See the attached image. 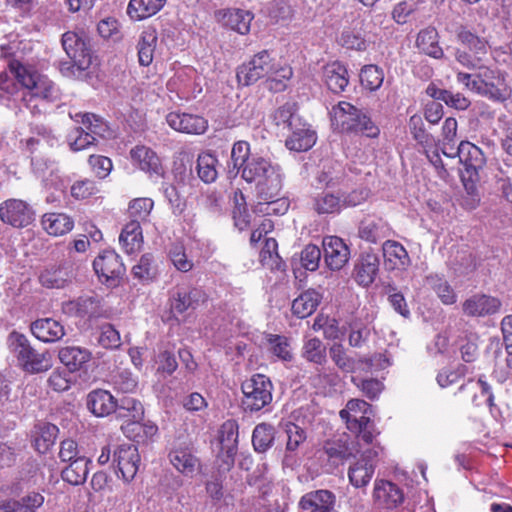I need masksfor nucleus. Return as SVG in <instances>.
<instances>
[{
    "instance_id": "obj_1",
    "label": "nucleus",
    "mask_w": 512,
    "mask_h": 512,
    "mask_svg": "<svg viewBox=\"0 0 512 512\" xmlns=\"http://www.w3.org/2000/svg\"><path fill=\"white\" fill-rule=\"evenodd\" d=\"M26 46L27 44L20 41H10L2 44L0 46V57L7 61L10 72L27 89L23 100L27 107L34 109L38 107L37 104L31 106L34 100L54 102L59 97V91L56 85L47 76L38 73L25 57L24 50Z\"/></svg>"
},
{
    "instance_id": "obj_2",
    "label": "nucleus",
    "mask_w": 512,
    "mask_h": 512,
    "mask_svg": "<svg viewBox=\"0 0 512 512\" xmlns=\"http://www.w3.org/2000/svg\"><path fill=\"white\" fill-rule=\"evenodd\" d=\"M371 405L364 400L351 399L346 408L340 411V417L345 421L347 429L355 434L357 446L373 444L379 435L374 422L371 420Z\"/></svg>"
},
{
    "instance_id": "obj_3",
    "label": "nucleus",
    "mask_w": 512,
    "mask_h": 512,
    "mask_svg": "<svg viewBox=\"0 0 512 512\" xmlns=\"http://www.w3.org/2000/svg\"><path fill=\"white\" fill-rule=\"evenodd\" d=\"M456 78L468 90L481 96L499 102L506 100L503 77L498 71L485 66L483 63L476 70V73L459 72Z\"/></svg>"
},
{
    "instance_id": "obj_4",
    "label": "nucleus",
    "mask_w": 512,
    "mask_h": 512,
    "mask_svg": "<svg viewBox=\"0 0 512 512\" xmlns=\"http://www.w3.org/2000/svg\"><path fill=\"white\" fill-rule=\"evenodd\" d=\"M9 346L23 369L27 372L40 373L52 367L51 355L47 352H37L31 347L28 339L23 334L12 332L9 335Z\"/></svg>"
},
{
    "instance_id": "obj_5",
    "label": "nucleus",
    "mask_w": 512,
    "mask_h": 512,
    "mask_svg": "<svg viewBox=\"0 0 512 512\" xmlns=\"http://www.w3.org/2000/svg\"><path fill=\"white\" fill-rule=\"evenodd\" d=\"M70 117L85 127L75 128L69 133L68 142L73 151H80L94 144L96 136L105 137L107 126L95 114L78 112L70 113Z\"/></svg>"
},
{
    "instance_id": "obj_6",
    "label": "nucleus",
    "mask_w": 512,
    "mask_h": 512,
    "mask_svg": "<svg viewBox=\"0 0 512 512\" xmlns=\"http://www.w3.org/2000/svg\"><path fill=\"white\" fill-rule=\"evenodd\" d=\"M273 385L268 377L256 374L242 384V406L245 411H259L272 401Z\"/></svg>"
},
{
    "instance_id": "obj_7",
    "label": "nucleus",
    "mask_w": 512,
    "mask_h": 512,
    "mask_svg": "<svg viewBox=\"0 0 512 512\" xmlns=\"http://www.w3.org/2000/svg\"><path fill=\"white\" fill-rule=\"evenodd\" d=\"M370 448L365 450L361 446L356 449V454H360V458L350 465L348 469V479L355 488H365L370 483L377 465L379 454L382 448L378 445L371 444Z\"/></svg>"
},
{
    "instance_id": "obj_8",
    "label": "nucleus",
    "mask_w": 512,
    "mask_h": 512,
    "mask_svg": "<svg viewBox=\"0 0 512 512\" xmlns=\"http://www.w3.org/2000/svg\"><path fill=\"white\" fill-rule=\"evenodd\" d=\"M274 67V58L268 50L256 53L248 62L243 63L237 70V79L240 84L249 86L265 78Z\"/></svg>"
},
{
    "instance_id": "obj_9",
    "label": "nucleus",
    "mask_w": 512,
    "mask_h": 512,
    "mask_svg": "<svg viewBox=\"0 0 512 512\" xmlns=\"http://www.w3.org/2000/svg\"><path fill=\"white\" fill-rule=\"evenodd\" d=\"M202 77L192 67L179 70L167 82V89L182 100L196 98L202 92Z\"/></svg>"
},
{
    "instance_id": "obj_10",
    "label": "nucleus",
    "mask_w": 512,
    "mask_h": 512,
    "mask_svg": "<svg viewBox=\"0 0 512 512\" xmlns=\"http://www.w3.org/2000/svg\"><path fill=\"white\" fill-rule=\"evenodd\" d=\"M98 277L109 286H116L126 268L121 257L114 250H104L93 261Z\"/></svg>"
},
{
    "instance_id": "obj_11",
    "label": "nucleus",
    "mask_w": 512,
    "mask_h": 512,
    "mask_svg": "<svg viewBox=\"0 0 512 512\" xmlns=\"http://www.w3.org/2000/svg\"><path fill=\"white\" fill-rule=\"evenodd\" d=\"M329 353L336 366L345 372H353L362 366L371 370L373 368H385L390 365L389 361L382 354H376L366 360L356 361L346 354V351L341 344L332 345Z\"/></svg>"
},
{
    "instance_id": "obj_12",
    "label": "nucleus",
    "mask_w": 512,
    "mask_h": 512,
    "mask_svg": "<svg viewBox=\"0 0 512 512\" xmlns=\"http://www.w3.org/2000/svg\"><path fill=\"white\" fill-rule=\"evenodd\" d=\"M207 300L208 295L201 287H177L169 298V305L173 314H183L203 305Z\"/></svg>"
},
{
    "instance_id": "obj_13",
    "label": "nucleus",
    "mask_w": 512,
    "mask_h": 512,
    "mask_svg": "<svg viewBox=\"0 0 512 512\" xmlns=\"http://www.w3.org/2000/svg\"><path fill=\"white\" fill-rule=\"evenodd\" d=\"M372 499L376 508L392 510L403 503L404 493L395 483L388 480L376 479Z\"/></svg>"
},
{
    "instance_id": "obj_14",
    "label": "nucleus",
    "mask_w": 512,
    "mask_h": 512,
    "mask_svg": "<svg viewBox=\"0 0 512 512\" xmlns=\"http://www.w3.org/2000/svg\"><path fill=\"white\" fill-rule=\"evenodd\" d=\"M33 210L23 200L8 199L0 204V219L13 227L28 226L33 221Z\"/></svg>"
},
{
    "instance_id": "obj_15",
    "label": "nucleus",
    "mask_w": 512,
    "mask_h": 512,
    "mask_svg": "<svg viewBox=\"0 0 512 512\" xmlns=\"http://www.w3.org/2000/svg\"><path fill=\"white\" fill-rule=\"evenodd\" d=\"M455 395H463L474 407L487 404L491 411L495 407L492 387L484 376H480L477 381L468 380L458 388Z\"/></svg>"
},
{
    "instance_id": "obj_16",
    "label": "nucleus",
    "mask_w": 512,
    "mask_h": 512,
    "mask_svg": "<svg viewBox=\"0 0 512 512\" xmlns=\"http://www.w3.org/2000/svg\"><path fill=\"white\" fill-rule=\"evenodd\" d=\"M62 46L69 59L77 64L78 71H84L90 67L92 62L90 49L81 36L71 31L64 33Z\"/></svg>"
},
{
    "instance_id": "obj_17",
    "label": "nucleus",
    "mask_w": 512,
    "mask_h": 512,
    "mask_svg": "<svg viewBox=\"0 0 512 512\" xmlns=\"http://www.w3.org/2000/svg\"><path fill=\"white\" fill-rule=\"evenodd\" d=\"M140 455L138 449L132 444L119 445L113 452V463L116 464L124 481L130 482L138 471Z\"/></svg>"
},
{
    "instance_id": "obj_18",
    "label": "nucleus",
    "mask_w": 512,
    "mask_h": 512,
    "mask_svg": "<svg viewBox=\"0 0 512 512\" xmlns=\"http://www.w3.org/2000/svg\"><path fill=\"white\" fill-rule=\"evenodd\" d=\"M290 135L285 141L289 150L296 152L307 151L316 143V133L302 119H296L289 128Z\"/></svg>"
},
{
    "instance_id": "obj_19",
    "label": "nucleus",
    "mask_w": 512,
    "mask_h": 512,
    "mask_svg": "<svg viewBox=\"0 0 512 512\" xmlns=\"http://www.w3.org/2000/svg\"><path fill=\"white\" fill-rule=\"evenodd\" d=\"M219 442L221 445L220 457L229 469L234 464L238 445V423L235 420L229 419L221 425Z\"/></svg>"
},
{
    "instance_id": "obj_20",
    "label": "nucleus",
    "mask_w": 512,
    "mask_h": 512,
    "mask_svg": "<svg viewBox=\"0 0 512 512\" xmlns=\"http://www.w3.org/2000/svg\"><path fill=\"white\" fill-rule=\"evenodd\" d=\"M324 260L331 270H340L349 260L350 251L337 236H326L322 241Z\"/></svg>"
},
{
    "instance_id": "obj_21",
    "label": "nucleus",
    "mask_w": 512,
    "mask_h": 512,
    "mask_svg": "<svg viewBox=\"0 0 512 512\" xmlns=\"http://www.w3.org/2000/svg\"><path fill=\"white\" fill-rule=\"evenodd\" d=\"M166 121L172 129L187 134H202L207 129V121L203 117L179 111L170 112Z\"/></svg>"
},
{
    "instance_id": "obj_22",
    "label": "nucleus",
    "mask_w": 512,
    "mask_h": 512,
    "mask_svg": "<svg viewBox=\"0 0 512 512\" xmlns=\"http://www.w3.org/2000/svg\"><path fill=\"white\" fill-rule=\"evenodd\" d=\"M501 302L492 296L476 294L462 304L463 313L469 317H485L499 311Z\"/></svg>"
},
{
    "instance_id": "obj_23",
    "label": "nucleus",
    "mask_w": 512,
    "mask_h": 512,
    "mask_svg": "<svg viewBox=\"0 0 512 512\" xmlns=\"http://www.w3.org/2000/svg\"><path fill=\"white\" fill-rule=\"evenodd\" d=\"M130 156L134 165L149 174L150 177L163 175V167L157 154L149 147L136 146L131 149Z\"/></svg>"
},
{
    "instance_id": "obj_24",
    "label": "nucleus",
    "mask_w": 512,
    "mask_h": 512,
    "mask_svg": "<svg viewBox=\"0 0 512 512\" xmlns=\"http://www.w3.org/2000/svg\"><path fill=\"white\" fill-rule=\"evenodd\" d=\"M355 456L356 451L350 448L347 441L342 438L327 440L320 451V458L325 457L328 461L327 471L333 470L343 461Z\"/></svg>"
},
{
    "instance_id": "obj_25",
    "label": "nucleus",
    "mask_w": 512,
    "mask_h": 512,
    "mask_svg": "<svg viewBox=\"0 0 512 512\" xmlns=\"http://www.w3.org/2000/svg\"><path fill=\"white\" fill-rule=\"evenodd\" d=\"M75 276L74 264L64 261L58 266L45 269L40 275V282L47 288H63Z\"/></svg>"
},
{
    "instance_id": "obj_26",
    "label": "nucleus",
    "mask_w": 512,
    "mask_h": 512,
    "mask_svg": "<svg viewBox=\"0 0 512 512\" xmlns=\"http://www.w3.org/2000/svg\"><path fill=\"white\" fill-rule=\"evenodd\" d=\"M380 260L377 254L365 252L361 254L354 268L356 282L367 287L374 282L379 272Z\"/></svg>"
},
{
    "instance_id": "obj_27",
    "label": "nucleus",
    "mask_w": 512,
    "mask_h": 512,
    "mask_svg": "<svg viewBox=\"0 0 512 512\" xmlns=\"http://www.w3.org/2000/svg\"><path fill=\"white\" fill-rule=\"evenodd\" d=\"M32 334L40 341L54 343L65 335L64 326L53 318H41L31 323Z\"/></svg>"
},
{
    "instance_id": "obj_28",
    "label": "nucleus",
    "mask_w": 512,
    "mask_h": 512,
    "mask_svg": "<svg viewBox=\"0 0 512 512\" xmlns=\"http://www.w3.org/2000/svg\"><path fill=\"white\" fill-rule=\"evenodd\" d=\"M385 267L389 270H403L410 265V257L405 247L394 240H386L382 245Z\"/></svg>"
},
{
    "instance_id": "obj_29",
    "label": "nucleus",
    "mask_w": 512,
    "mask_h": 512,
    "mask_svg": "<svg viewBox=\"0 0 512 512\" xmlns=\"http://www.w3.org/2000/svg\"><path fill=\"white\" fill-rule=\"evenodd\" d=\"M391 234L389 224L382 218H367L361 221L358 235L362 240L376 244Z\"/></svg>"
},
{
    "instance_id": "obj_30",
    "label": "nucleus",
    "mask_w": 512,
    "mask_h": 512,
    "mask_svg": "<svg viewBox=\"0 0 512 512\" xmlns=\"http://www.w3.org/2000/svg\"><path fill=\"white\" fill-rule=\"evenodd\" d=\"M117 399L107 390L96 389L87 396V407L97 417L110 415L116 408Z\"/></svg>"
},
{
    "instance_id": "obj_31",
    "label": "nucleus",
    "mask_w": 512,
    "mask_h": 512,
    "mask_svg": "<svg viewBox=\"0 0 512 512\" xmlns=\"http://www.w3.org/2000/svg\"><path fill=\"white\" fill-rule=\"evenodd\" d=\"M460 163L465 166L470 177L477 176L479 170L483 169L486 159L482 150L476 145L468 142H460Z\"/></svg>"
},
{
    "instance_id": "obj_32",
    "label": "nucleus",
    "mask_w": 512,
    "mask_h": 512,
    "mask_svg": "<svg viewBox=\"0 0 512 512\" xmlns=\"http://www.w3.org/2000/svg\"><path fill=\"white\" fill-rule=\"evenodd\" d=\"M312 207L319 215L338 214L343 210L341 195L339 192L323 189L313 197Z\"/></svg>"
},
{
    "instance_id": "obj_33",
    "label": "nucleus",
    "mask_w": 512,
    "mask_h": 512,
    "mask_svg": "<svg viewBox=\"0 0 512 512\" xmlns=\"http://www.w3.org/2000/svg\"><path fill=\"white\" fill-rule=\"evenodd\" d=\"M323 79L329 90L340 93L348 85V71L342 63L335 61L324 66Z\"/></svg>"
},
{
    "instance_id": "obj_34",
    "label": "nucleus",
    "mask_w": 512,
    "mask_h": 512,
    "mask_svg": "<svg viewBox=\"0 0 512 512\" xmlns=\"http://www.w3.org/2000/svg\"><path fill=\"white\" fill-rule=\"evenodd\" d=\"M282 174L277 166L274 170H269L266 178L255 186L257 201H266L281 194Z\"/></svg>"
},
{
    "instance_id": "obj_35",
    "label": "nucleus",
    "mask_w": 512,
    "mask_h": 512,
    "mask_svg": "<svg viewBox=\"0 0 512 512\" xmlns=\"http://www.w3.org/2000/svg\"><path fill=\"white\" fill-rule=\"evenodd\" d=\"M322 294L315 289H308L302 292L292 302V312L299 318H306L312 315L322 301Z\"/></svg>"
},
{
    "instance_id": "obj_36",
    "label": "nucleus",
    "mask_w": 512,
    "mask_h": 512,
    "mask_svg": "<svg viewBox=\"0 0 512 512\" xmlns=\"http://www.w3.org/2000/svg\"><path fill=\"white\" fill-rule=\"evenodd\" d=\"M253 18L254 16L250 11L233 8L222 12L221 22L224 26L245 35L250 31Z\"/></svg>"
},
{
    "instance_id": "obj_37",
    "label": "nucleus",
    "mask_w": 512,
    "mask_h": 512,
    "mask_svg": "<svg viewBox=\"0 0 512 512\" xmlns=\"http://www.w3.org/2000/svg\"><path fill=\"white\" fill-rule=\"evenodd\" d=\"M114 413L116 418L122 420L123 423L132 422V420H143L144 407L138 399L123 396L117 399Z\"/></svg>"
},
{
    "instance_id": "obj_38",
    "label": "nucleus",
    "mask_w": 512,
    "mask_h": 512,
    "mask_svg": "<svg viewBox=\"0 0 512 512\" xmlns=\"http://www.w3.org/2000/svg\"><path fill=\"white\" fill-rule=\"evenodd\" d=\"M335 496L328 490L311 491L303 495L300 499L299 506L303 511L320 512L328 509L330 505H334Z\"/></svg>"
},
{
    "instance_id": "obj_39",
    "label": "nucleus",
    "mask_w": 512,
    "mask_h": 512,
    "mask_svg": "<svg viewBox=\"0 0 512 512\" xmlns=\"http://www.w3.org/2000/svg\"><path fill=\"white\" fill-rule=\"evenodd\" d=\"M169 460L185 476H193L199 467L198 459L188 448L174 447L169 453Z\"/></svg>"
},
{
    "instance_id": "obj_40",
    "label": "nucleus",
    "mask_w": 512,
    "mask_h": 512,
    "mask_svg": "<svg viewBox=\"0 0 512 512\" xmlns=\"http://www.w3.org/2000/svg\"><path fill=\"white\" fill-rule=\"evenodd\" d=\"M331 120L342 131H351L360 111L352 104L341 101L332 107Z\"/></svg>"
},
{
    "instance_id": "obj_41",
    "label": "nucleus",
    "mask_w": 512,
    "mask_h": 512,
    "mask_svg": "<svg viewBox=\"0 0 512 512\" xmlns=\"http://www.w3.org/2000/svg\"><path fill=\"white\" fill-rule=\"evenodd\" d=\"M60 362L65 365L69 371L80 370L91 358V352L80 346L62 347L58 352Z\"/></svg>"
},
{
    "instance_id": "obj_42",
    "label": "nucleus",
    "mask_w": 512,
    "mask_h": 512,
    "mask_svg": "<svg viewBox=\"0 0 512 512\" xmlns=\"http://www.w3.org/2000/svg\"><path fill=\"white\" fill-rule=\"evenodd\" d=\"M277 165H273L269 160L262 157H254L248 161L241 170V176L247 183H255V186L266 178L269 170H274Z\"/></svg>"
},
{
    "instance_id": "obj_43",
    "label": "nucleus",
    "mask_w": 512,
    "mask_h": 512,
    "mask_svg": "<svg viewBox=\"0 0 512 512\" xmlns=\"http://www.w3.org/2000/svg\"><path fill=\"white\" fill-rule=\"evenodd\" d=\"M59 429L48 422H39L33 429L34 447L39 453H46L55 443Z\"/></svg>"
},
{
    "instance_id": "obj_44",
    "label": "nucleus",
    "mask_w": 512,
    "mask_h": 512,
    "mask_svg": "<svg viewBox=\"0 0 512 512\" xmlns=\"http://www.w3.org/2000/svg\"><path fill=\"white\" fill-rule=\"evenodd\" d=\"M44 502L39 493H30L19 500L7 499L0 502V512H36Z\"/></svg>"
},
{
    "instance_id": "obj_45",
    "label": "nucleus",
    "mask_w": 512,
    "mask_h": 512,
    "mask_svg": "<svg viewBox=\"0 0 512 512\" xmlns=\"http://www.w3.org/2000/svg\"><path fill=\"white\" fill-rule=\"evenodd\" d=\"M438 42L439 35L434 27L422 29L416 38V45L418 49L424 54L435 59H441L444 56L443 49L439 46Z\"/></svg>"
},
{
    "instance_id": "obj_46",
    "label": "nucleus",
    "mask_w": 512,
    "mask_h": 512,
    "mask_svg": "<svg viewBox=\"0 0 512 512\" xmlns=\"http://www.w3.org/2000/svg\"><path fill=\"white\" fill-rule=\"evenodd\" d=\"M63 311L66 314L79 317H93L99 312V301L93 296H81L63 304Z\"/></svg>"
},
{
    "instance_id": "obj_47",
    "label": "nucleus",
    "mask_w": 512,
    "mask_h": 512,
    "mask_svg": "<svg viewBox=\"0 0 512 512\" xmlns=\"http://www.w3.org/2000/svg\"><path fill=\"white\" fill-rule=\"evenodd\" d=\"M41 222L47 233L54 236L64 235L74 227L72 218L64 213H46Z\"/></svg>"
},
{
    "instance_id": "obj_48",
    "label": "nucleus",
    "mask_w": 512,
    "mask_h": 512,
    "mask_svg": "<svg viewBox=\"0 0 512 512\" xmlns=\"http://www.w3.org/2000/svg\"><path fill=\"white\" fill-rule=\"evenodd\" d=\"M119 241L127 254L139 250L143 242L141 224L137 220H130L122 229Z\"/></svg>"
},
{
    "instance_id": "obj_49",
    "label": "nucleus",
    "mask_w": 512,
    "mask_h": 512,
    "mask_svg": "<svg viewBox=\"0 0 512 512\" xmlns=\"http://www.w3.org/2000/svg\"><path fill=\"white\" fill-rule=\"evenodd\" d=\"M157 39V32L153 28L149 27L141 33L137 44L138 61L140 65L148 66L152 63Z\"/></svg>"
},
{
    "instance_id": "obj_50",
    "label": "nucleus",
    "mask_w": 512,
    "mask_h": 512,
    "mask_svg": "<svg viewBox=\"0 0 512 512\" xmlns=\"http://www.w3.org/2000/svg\"><path fill=\"white\" fill-rule=\"evenodd\" d=\"M165 0H130L127 13L134 20H142L155 15Z\"/></svg>"
},
{
    "instance_id": "obj_51",
    "label": "nucleus",
    "mask_w": 512,
    "mask_h": 512,
    "mask_svg": "<svg viewBox=\"0 0 512 512\" xmlns=\"http://www.w3.org/2000/svg\"><path fill=\"white\" fill-rule=\"evenodd\" d=\"M89 463L90 460L87 457L69 462V465L61 472L62 479L75 486L83 484L89 473Z\"/></svg>"
},
{
    "instance_id": "obj_52",
    "label": "nucleus",
    "mask_w": 512,
    "mask_h": 512,
    "mask_svg": "<svg viewBox=\"0 0 512 512\" xmlns=\"http://www.w3.org/2000/svg\"><path fill=\"white\" fill-rule=\"evenodd\" d=\"M291 67L279 65L274 60L273 71L266 76V87L272 92H282L287 87V82L292 77Z\"/></svg>"
},
{
    "instance_id": "obj_53",
    "label": "nucleus",
    "mask_w": 512,
    "mask_h": 512,
    "mask_svg": "<svg viewBox=\"0 0 512 512\" xmlns=\"http://www.w3.org/2000/svg\"><path fill=\"white\" fill-rule=\"evenodd\" d=\"M289 206V200L279 194V196L266 201H257L254 205L253 211L256 214L263 216H279L284 215L288 211Z\"/></svg>"
},
{
    "instance_id": "obj_54",
    "label": "nucleus",
    "mask_w": 512,
    "mask_h": 512,
    "mask_svg": "<svg viewBox=\"0 0 512 512\" xmlns=\"http://www.w3.org/2000/svg\"><path fill=\"white\" fill-rule=\"evenodd\" d=\"M217 158L211 153H201L197 158L196 171L198 177L207 184L213 183L218 177Z\"/></svg>"
},
{
    "instance_id": "obj_55",
    "label": "nucleus",
    "mask_w": 512,
    "mask_h": 512,
    "mask_svg": "<svg viewBox=\"0 0 512 512\" xmlns=\"http://www.w3.org/2000/svg\"><path fill=\"white\" fill-rule=\"evenodd\" d=\"M265 339L268 351L278 359L282 361H291L293 359L291 345L287 337L276 334H267Z\"/></svg>"
},
{
    "instance_id": "obj_56",
    "label": "nucleus",
    "mask_w": 512,
    "mask_h": 512,
    "mask_svg": "<svg viewBox=\"0 0 512 512\" xmlns=\"http://www.w3.org/2000/svg\"><path fill=\"white\" fill-rule=\"evenodd\" d=\"M426 283L436 292L443 304L451 305L456 302L457 296L454 290L442 276L431 274L426 277Z\"/></svg>"
},
{
    "instance_id": "obj_57",
    "label": "nucleus",
    "mask_w": 512,
    "mask_h": 512,
    "mask_svg": "<svg viewBox=\"0 0 512 512\" xmlns=\"http://www.w3.org/2000/svg\"><path fill=\"white\" fill-rule=\"evenodd\" d=\"M158 273L154 256L150 253L143 254L138 263L133 266L132 274L141 282H149L156 278Z\"/></svg>"
},
{
    "instance_id": "obj_58",
    "label": "nucleus",
    "mask_w": 512,
    "mask_h": 512,
    "mask_svg": "<svg viewBox=\"0 0 512 512\" xmlns=\"http://www.w3.org/2000/svg\"><path fill=\"white\" fill-rule=\"evenodd\" d=\"M275 438V429L267 423L258 424L252 434V444L258 452L267 451L273 444Z\"/></svg>"
},
{
    "instance_id": "obj_59",
    "label": "nucleus",
    "mask_w": 512,
    "mask_h": 512,
    "mask_svg": "<svg viewBox=\"0 0 512 512\" xmlns=\"http://www.w3.org/2000/svg\"><path fill=\"white\" fill-rule=\"evenodd\" d=\"M302 357L309 362L321 365L326 360V347L316 337L306 338L302 347Z\"/></svg>"
},
{
    "instance_id": "obj_60",
    "label": "nucleus",
    "mask_w": 512,
    "mask_h": 512,
    "mask_svg": "<svg viewBox=\"0 0 512 512\" xmlns=\"http://www.w3.org/2000/svg\"><path fill=\"white\" fill-rule=\"evenodd\" d=\"M33 173L43 181H48L49 177L57 171V164L47 157V152L41 155H33L31 160Z\"/></svg>"
},
{
    "instance_id": "obj_61",
    "label": "nucleus",
    "mask_w": 512,
    "mask_h": 512,
    "mask_svg": "<svg viewBox=\"0 0 512 512\" xmlns=\"http://www.w3.org/2000/svg\"><path fill=\"white\" fill-rule=\"evenodd\" d=\"M384 80V73L376 65H365L360 72V82L362 86L370 91L378 90Z\"/></svg>"
},
{
    "instance_id": "obj_62",
    "label": "nucleus",
    "mask_w": 512,
    "mask_h": 512,
    "mask_svg": "<svg viewBox=\"0 0 512 512\" xmlns=\"http://www.w3.org/2000/svg\"><path fill=\"white\" fill-rule=\"evenodd\" d=\"M154 207V202L151 198H136L130 201L128 207V214L131 220H137L138 223L146 222Z\"/></svg>"
},
{
    "instance_id": "obj_63",
    "label": "nucleus",
    "mask_w": 512,
    "mask_h": 512,
    "mask_svg": "<svg viewBox=\"0 0 512 512\" xmlns=\"http://www.w3.org/2000/svg\"><path fill=\"white\" fill-rule=\"evenodd\" d=\"M250 145L246 141H237L234 143L231 151V161L233 168L229 170L230 174L236 176L245 164L250 161Z\"/></svg>"
},
{
    "instance_id": "obj_64",
    "label": "nucleus",
    "mask_w": 512,
    "mask_h": 512,
    "mask_svg": "<svg viewBox=\"0 0 512 512\" xmlns=\"http://www.w3.org/2000/svg\"><path fill=\"white\" fill-rule=\"evenodd\" d=\"M458 40L467 46L475 55H485L487 53V42L475 35L464 27H461L457 33Z\"/></svg>"
}]
</instances>
